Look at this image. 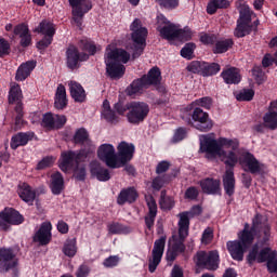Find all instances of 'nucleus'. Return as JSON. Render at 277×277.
<instances>
[{
  "label": "nucleus",
  "instance_id": "f257e3e1",
  "mask_svg": "<svg viewBox=\"0 0 277 277\" xmlns=\"http://www.w3.org/2000/svg\"><path fill=\"white\" fill-rule=\"evenodd\" d=\"M224 148H232V150H237V148H239V141L236 138L230 140L224 137L214 140L209 135L200 136V150L206 153L207 159H215L219 157L223 161L225 159L226 166L235 168L239 161V157H237L235 151L226 153Z\"/></svg>",
  "mask_w": 277,
  "mask_h": 277
},
{
  "label": "nucleus",
  "instance_id": "f03ea898",
  "mask_svg": "<svg viewBox=\"0 0 277 277\" xmlns=\"http://www.w3.org/2000/svg\"><path fill=\"white\" fill-rule=\"evenodd\" d=\"M105 65L106 72L110 79H121L124 76V65L131 60V54L126 50L114 48V44H109L105 52Z\"/></svg>",
  "mask_w": 277,
  "mask_h": 277
},
{
  "label": "nucleus",
  "instance_id": "7ed1b4c3",
  "mask_svg": "<svg viewBox=\"0 0 277 277\" xmlns=\"http://www.w3.org/2000/svg\"><path fill=\"white\" fill-rule=\"evenodd\" d=\"M85 151H64L61 156L60 169L62 172H70L74 170V176L78 181L85 180V166L81 164V161H85Z\"/></svg>",
  "mask_w": 277,
  "mask_h": 277
},
{
  "label": "nucleus",
  "instance_id": "20e7f679",
  "mask_svg": "<svg viewBox=\"0 0 277 277\" xmlns=\"http://www.w3.org/2000/svg\"><path fill=\"white\" fill-rule=\"evenodd\" d=\"M236 8L240 16L237 21L234 36L236 38H245V36L250 35V31H252V11H250V6L243 0H238Z\"/></svg>",
  "mask_w": 277,
  "mask_h": 277
},
{
  "label": "nucleus",
  "instance_id": "39448f33",
  "mask_svg": "<svg viewBox=\"0 0 277 277\" xmlns=\"http://www.w3.org/2000/svg\"><path fill=\"white\" fill-rule=\"evenodd\" d=\"M161 83V71L158 67H154L149 70L147 76H143L141 79L134 80L128 88L129 96L134 94H142L149 85H158Z\"/></svg>",
  "mask_w": 277,
  "mask_h": 277
},
{
  "label": "nucleus",
  "instance_id": "423d86ee",
  "mask_svg": "<svg viewBox=\"0 0 277 277\" xmlns=\"http://www.w3.org/2000/svg\"><path fill=\"white\" fill-rule=\"evenodd\" d=\"M130 29L132 31V40L134 42L133 58L140 57L146 49V38H148V29L142 25V19L135 18Z\"/></svg>",
  "mask_w": 277,
  "mask_h": 277
},
{
  "label": "nucleus",
  "instance_id": "0eeeda50",
  "mask_svg": "<svg viewBox=\"0 0 277 277\" xmlns=\"http://www.w3.org/2000/svg\"><path fill=\"white\" fill-rule=\"evenodd\" d=\"M239 164L245 172H250V174H265L267 172V166L259 161L253 154L249 151H243L239 156Z\"/></svg>",
  "mask_w": 277,
  "mask_h": 277
},
{
  "label": "nucleus",
  "instance_id": "6e6552de",
  "mask_svg": "<svg viewBox=\"0 0 277 277\" xmlns=\"http://www.w3.org/2000/svg\"><path fill=\"white\" fill-rule=\"evenodd\" d=\"M150 106L145 102H131L128 104V121L130 124H140L148 118Z\"/></svg>",
  "mask_w": 277,
  "mask_h": 277
},
{
  "label": "nucleus",
  "instance_id": "1a4fd4ad",
  "mask_svg": "<svg viewBox=\"0 0 277 277\" xmlns=\"http://www.w3.org/2000/svg\"><path fill=\"white\" fill-rule=\"evenodd\" d=\"M195 261L198 267L213 272L220 267V253L217 251H199Z\"/></svg>",
  "mask_w": 277,
  "mask_h": 277
},
{
  "label": "nucleus",
  "instance_id": "9d476101",
  "mask_svg": "<svg viewBox=\"0 0 277 277\" xmlns=\"http://www.w3.org/2000/svg\"><path fill=\"white\" fill-rule=\"evenodd\" d=\"M71 8V18L77 27L83 24V16L92 10V3L88 0H68Z\"/></svg>",
  "mask_w": 277,
  "mask_h": 277
},
{
  "label": "nucleus",
  "instance_id": "9b49d317",
  "mask_svg": "<svg viewBox=\"0 0 277 277\" xmlns=\"http://www.w3.org/2000/svg\"><path fill=\"white\" fill-rule=\"evenodd\" d=\"M179 26L172 24L166 16L157 17V30L164 40H176L179 37Z\"/></svg>",
  "mask_w": 277,
  "mask_h": 277
},
{
  "label": "nucleus",
  "instance_id": "f8f14e48",
  "mask_svg": "<svg viewBox=\"0 0 277 277\" xmlns=\"http://www.w3.org/2000/svg\"><path fill=\"white\" fill-rule=\"evenodd\" d=\"M35 31L44 36V38L37 43V48L40 50L47 49L51 42H53V37L55 36V24L49 21H42Z\"/></svg>",
  "mask_w": 277,
  "mask_h": 277
},
{
  "label": "nucleus",
  "instance_id": "ddd939ff",
  "mask_svg": "<svg viewBox=\"0 0 277 277\" xmlns=\"http://www.w3.org/2000/svg\"><path fill=\"white\" fill-rule=\"evenodd\" d=\"M166 250V236H161L154 242V248L151 251V258L148 261V269L150 274H155L161 259H163V252Z\"/></svg>",
  "mask_w": 277,
  "mask_h": 277
},
{
  "label": "nucleus",
  "instance_id": "4468645a",
  "mask_svg": "<svg viewBox=\"0 0 277 277\" xmlns=\"http://www.w3.org/2000/svg\"><path fill=\"white\" fill-rule=\"evenodd\" d=\"M97 157L101 161H104L108 168H120L118 155H116V148L111 144L101 145L97 149Z\"/></svg>",
  "mask_w": 277,
  "mask_h": 277
},
{
  "label": "nucleus",
  "instance_id": "2eb2a0df",
  "mask_svg": "<svg viewBox=\"0 0 277 277\" xmlns=\"http://www.w3.org/2000/svg\"><path fill=\"white\" fill-rule=\"evenodd\" d=\"M25 219L21 215V213L12 208H5L0 212V229L8 230L10 228V224L13 226H18V224H23Z\"/></svg>",
  "mask_w": 277,
  "mask_h": 277
},
{
  "label": "nucleus",
  "instance_id": "dca6fc26",
  "mask_svg": "<svg viewBox=\"0 0 277 277\" xmlns=\"http://www.w3.org/2000/svg\"><path fill=\"white\" fill-rule=\"evenodd\" d=\"M202 213V208L200 206H194L190 211H185L177 214L180 221L177 223L179 226V235L181 237H187L189 235V219L195 215H200Z\"/></svg>",
  "mask_w": 277,
  "mask_h": 277
},
{
  "label": "nucleus",
  "instance_id": "f3484780",
  "mask_svg": "<svg viewBox=\"0 0 277 277\" xmlns=\"http://www.w3.org/2000/svg\"><path fill=\"white\" fill-rule=\"evenodd\" d=\"M18 267V259L14 254V250L8 248H0V272L5 274L10 269Z\"/></svg>",
  "mask_w": 277,
  "mask_h": 277
},
{
  "label": "nucleus",
  "instance_id": "a211bd4d",
  "mask_svg": "<svg viewBox=\"0 0 277 277\" xmlns=\"http://www.w3.org/2000/svg\"><path fill=\"white\" fill-rule=\"evenodd\" d=\"M193 120L197 122L195 128L197 131L207 133L213 129V120L209 118V114L200 108H195L193 111Z\"/></svg>",
  "mask_w": 277,
  "mask_h": 277
},
{
  "label": "nucleus",
  "instance_id": "6ab92c4d",
  "mask_svg": "<svg viewBox=\"0 0 277 277\" xmlns=\"http://www.w3.org/2000/svg\"><path fill=\"white\" fill-rule=\"evenodd\" d=\"M185 239H187V237H183L181 236V234H179V237L177 236L172 237V239L170 240L171 247L167 251V261L172 263L173 261L176 260L179 254L185 252Z\"/></svg>",
  "mask_w": 277,
  "mask_h": 277
},
{
  "label": "nucleus",
  "instance_id": "aec40b11",
  "mask_svg": "<svg viewBox=\"0 0 277 277\" xmlns=\"http://www.w3.org/2000/svg\"><path fill=\"white\" fill-rule=\"evenodd\" d=\"M118 163L119 168H122L126 163H129L135 155V145L127 142H121L118 147Z\"/></svg>",
  "mask_w": 277,
  "mask_h": 277
},
{
  "label": "nucleus",
  "instance_id": "412c9836",
  "mask_svg": "<svg viewBox=\"0 0 277 277\" xmlns=\"http://www.w3.org/2000/svg\"><path fill=\"white\" fill-rule=\"evenodd\" d=\"M66 124V116L47 113L43 115L41 127L44 129H62Z\"/></svg>",
  "mask_w": 277,
  "mask_h": 277
},
{
  "label": "nucleus",
  "instance_id": "4be33fe9",
  "mask_svg": "<svg viewBox=\"0 0 277 277\" xmlns=\"http://www.w3.org/2000/svg\"><path fill=\"white\" fill-rule=\"evenodd\" d=\"M145 200L148 207V213L145 215V224L148 230H151L157 217V201H155V198L150 195L145 196Z\"/></svg>",
  "mask_w": 277,
  "mask_h": 277
},
{
  "label": "nucleus",
  "instance_id": "5701e85b",
  "mask_svg": "<svg viewBox=\"0 0 277 277\" xmlns=\"http://www.w3.org/2000/svg\"><path fill=\"white\" fill-rule=\"evenodd\" d=\"M67 66L68 68H77L79 62H85L88 60V54H79V50L75 45H70L67 49Z\"/></svg>",
  "mask_w": 277,
  "mask_h": 277
},
{
  "label": "nucleus",
  "instance_id": "b1692460",
  "mask_svg": "<svg viewBox=\"0 0 277 277\" xmlns=\"http://www.w3.org/2000/svg\"><path fill=\"white\" fill-rule=\"evenodd\" d=\"M53 226L51 222H44L41 224L39 230L35 234L34 241H37L41 246H47L51 241V230Z\"/></svg>",
  "mask_w": 277,
  "mask_h": 277
},
{
  "label": "nucleus",
  "instance_id": "393cba45",
  "mask_svg": "<svg viewBox=\"0 0 277 277\" xmlns=\"http://www.w3.org/2000/svg\"><path fill=\"white\" fill-rule=\"evenodd\" d=\"M68 88L70 96L76 103H83L85 101V90L79 82L71 80L68 82Z\"/></svg>",
  "mask_w": 277,
  "mask_h": 277
},
{
  "label": "nucleus",
  "instance_id": "a878e982",
  "mask_svg": "<svg viewBox=\"0 0 277 277\" xmlns=\"http://www.w3.org/2000/svg\"><path fill=\"white\" fill-rule=\"evenodd\" d=\"M17 194L19 198L24 200V202L31 205V202L36 200V190L31 188V186H29L27 183H19Z\"/></svg>",
  "mask_w": 277,
  "mask_h": 277
},
{
  "label": "nucleus",
  "instance_id": "bb28decb",
  "mask_svg": "<svg viewBox=\"0 0 277 277\" xmlns=\"http://www.w3.org/2000/svg\"><path fill=\"white\" fill-rule=\"evenodd\" d=\"M67 105L68 97H66V87L58 84L54 97V107L56 109H66Z\"/></svg>",
  "mask_w": 277,
  "mask_h": 277
},
{
  "label": "nucleus",
  "instance_id": "cd10ccee",
  "mask_svg": "<svg viewBox=\"0 0 277 277\" xmlns=\"http://www.w3.org/2000/svg\"><path fill=\"white\" fill-rule=\"evenodd\" d=\"M91 174L92 176H95L97 181L105 182L111 179V175L109 174V170L101 167V163H98V161L91 162Z\"/></svg>",
  "mask_w": 277,
  "mask_h": 277
},
{
  "label": "nucleus",
  "instance_id": "c85d7f7f",
  "mask_svg": "<svg viewBox=\"0 0 277 277\" xmlns=\"http://www.w3.org/2000/svg\"><path fill=\"white\" fill-rule=\"evenodd\" d=\"M34 68H36V61H28L22 64L16 71V81H25V79L31 75V70H34Z\"/></svg>",
  "mask_w": 277,
  "mask_h": 277
},
{
  "label": "nucleus",
  "instance_id": "c756f323",
  "mask_svg": "<svg viewBox=\"0 0 277 277\" xmlns=\"http://www.w3.org/2000/svg\"><path fill=\"white\" fill-rule=\"evenodd\" d=\"M222 78L224 79L225 83L228 84H237L241 81V75L239 74V69L235 67H229L224 69L221 74Z\"/></svg>",
  "mask_w": 277,
  "mask_h": 277
},
{
  "label": "nucleus",
  "instance_id": "7c9ffc66",
  "mask_svg": "<svg viewBox=\"0 0 277 277\" xmlns=\"http://www.w3.org/2000/svg\"><path fill=\"white\" fill-rule=\"evenodd\" d=\"M223 187L227 196H233L235 194V173L233 169L226 170L223 176Z\"/></svg>",
  "mask_w": 277,
  "mask_h": 277
},
{
  "label": "nucleus",
  "instance_id": "2f4dec72",
  "mask_svg": "<svg viewBox=\"0 0 277 277\" xmlns=\"http://www.w3.org/2000/svg\"><path fill=\"white\" fill-rule=\"evenodd\" d=\"M52 194L60 196L64 190V176L62 173L56 172L51 175V184H50Z\"/></svg>",
  "mask_w": 277,
  "mask_h": 277
},
{
  "label": "nucleus",
  "instance_id": "473e14b6",
  "mask_svg": "<svg viewBox=\"0 0 277 277\" xmlns=\"http://www.w3.org/2000/svg\"><path fill=\"white\" fill-rule=\"evenodd\" d=\"M205 194H217L220 192V180L206 179L200 182Z\"/></svg>",
  "mask_w": 277,
  "mask_h": 277
},
{
  "label": "nucleus",
  "instance_id": "72a5a7b5",
  "mask_svg": "<svg viewBox=\"0 0 277 277\" xmlns=\"http://www.w3.org/2000/svg\"><path fill=\"white\" fill-rule=\"evenodd\" d=\"M137 199V192L135 188H128L120 192L117 202L118 205H124L126 202H135Z\"/></svg>",
  "mask_w": 277,
  "mask_h": 277
},
{
  "label": "nucleus",
  "instance_id": "f704fd0d",
  "mask_svg": "<svg viewBox=\"0 0 277 277\" xmlns=\"http://www.w3.org/2000/svg\"><path fill=\"white\" fill-rule=\"evenodd\" d=\"M230 8V1L228 0H210L207 6L208 14H215L217 10H226Z\"/></svg>",
  "mask_w": 277,
  "mask_h": 277
},
{
  "label": "nucleus",
  "instance_id": "c9c22d12",
  "mask_svg": "<svg viewBox=\"0 0 277 277\" xmlns=\"http://www.w3.org/2000/svg\"><path fill=\"white\" fill-rule=\"evenodd\" d=\"M29 140H31V135L27 134V133H18L16 135H14L11 138V148L13 150H16V148H18V146H25L27 145V143L29 142Z\"/></svg>",
  "mask_w": 277,
  "mask_h": 277
},
{
  "label": "nucleus",
  "instance_id": "e433bc0d",
  "mask_svg": "<svg viewBox=\"0 0 277 277\" xmlns=\"http://www.w3.org/2000/svg\"><path fill=\"white\" fill-rule=\"evenodd\" d=\"M220 70H221L220 64L203 62L201 75L202 77H213V75H217Z\"/></svg>",
  "mask_w": 277,
  "mask_h": 277
},
{
  "label": "nucleus",
  "instance_id": "4c0bfd02",
  "mask_svg": "<svg viewBox=\"0 0 277 277\" xmlns=\"http://www.w3.org/2000/svg\"><path fill=\"white\" fill-rule=\"evenodd\" d=\"M23 98V91L21 90V85L13 83L11 84V89L9 92V103L14 104L18 103Z\"/></svg>",
  "mask_w": 277,
  "mask_h": 277
},
{
  "label": "nucleus",
  "instance_id": "58836bf2",
  "mask_svg": "<svg viewBox=\"0 0 277 277\" xmlns=\"http://www.w3.org/2000/svg\"><path fill=\"white\" fill-rule=\"evenodd\" d=\"M264 127L266 129H271L272 131H276L277 129V113L268 110L263 117Z\"/></svg>",
  "mask_w": 277,
  "mask_h": 277
},
{
  "label": "nucleus",
  "instance_id": "ea45409f",
  "mask_svg": "<svg viewBox=\"0 0 277 277\" xmlns=\"http://www.w3.org/2000/svg\"><path fill=\"white\" fill-rule=\"evenodd\" d=\"M233 44H234V42L232 41V39H225V40L217 41L213 49V53H226V51H228V49L233 48Z\"/></svg>",
  "mask_w": 277,
  "mask_h": 277
},
{
  "label": "nucleus",
  "instance_id": "a19ab883",
  "mask_svg": "<svg viewBox=\"0 0 277 277\" xmlns=\"http://www.w3.org/2000/svg\"><path fill=\"white\" fill-rule=\"evenodd\" d=\"M63 252L66 256H75L77 254V239L67 240L64 245Z\"/></svg>",
  "mask_w": 277,
  "mask_h": 277
},
{
  "label": "nucleus",
  "instance_id": "79ce46f5",
  "mask_svg": "<svg viewBox=\"0 0 277 277\" xmlns=\"http://www.w3.org/2000/svg\"><path fill=\"white\" fill-rule=\"evenodd\" d=\"M160 208L164 211H170L172 207H174V199L172 197L166 196V192H161L160 201H159Z\"/></svg>",
  "mask_w": 277,
  "mask_h": 277
},
{
  "label": "nucleus",
  "instance_id": "37998d69",
  "mask_svg": "<svg viewBox=\"0 0 277 277\" xmlns=\"http://www.w3.org/2000/svg\"><path fill=\"white\" fill-rule=\"evenodd\" d=\"M75 144H90V138L88 137V131L85 129H79L76 131L74 136Z\"/></svg>",
  "mask_w": 277,
  "mask_h": 277
},
{
  "label": "nucleus",
  "instance_id": "c03bdc74",
  "mask_svg": "<svg viewBox=\"0 0 277 277\" xmlns=\"http://www.w3.org/2000/svg\"><path fill=\"white\" fill-rule=\"evenodd\" d=\"M107 228L110 235H122L127 233V227L120 223H110Z\"/></svg>",
  "mask_w": 277,
  "mask_h": 277
},
{
  "label": "nucleus",
  "instance_id": "a18cd8bd",
  "mask_svg": "<svg viewBox=\"0 0 277 277\" xmlns=\"http://www.w3.org/2000/svg\"><path fill=\"white\" fill-rule=\"evenodd\" d=\"M237 101H252L254 98V90L252 89H242L236 94Z\"/></svg>",
  "mask_w": 277,
  "mask_h": 277
},
{
  "label": "nucleus",
  "instance_id": "49530a36",
  "mask_svg": "<svg viewBox=\"0 0 277 277\" xmlns=\"http://www.w3.org/2000/svg\"><path fill=\"white\" fill-rule=\"evenodd\" d=\"M205 62L193 61L188 66V72H194V75H202V66Z\"/></svg>",
  "mask_w": 277,
  "mask_h": 277
},
{
  "label": "nucleus",
  "instance_id": "de8ad7c7",
  "mask_svg": "<svg viewBox=\"0 0 277 277\" xmlns=\"http://www.w3.org/2000/svg\"><path fill=\"white\" fill-rule=\"evenodd\" d=\"M81 47L83 51H87L90 55H94L97 51L101 50V48H97L94 42L88 41V40H82L81 41Z\"/></svg>",
  "mask_w": 277,
  "mask_h": 277
},
{
  "label": "nucleus",
  "instance_id": "09e8293b",
  "mask_svg": "<svg viewBox=\"0 0 277 277\" xmlns=\"http://www.w3.org/2000/svg\"><path fill=\"white\" fill-rule=\"evenodd\" d=\"M195 49L196 44L186 43L185 47L181 50L182 57H185L186 60H192Z\"/></svg>",
  "mask_w": 277,
  "mask_h": 277
},
{
  "label": "nucleus",
  "instance_id": "8fccbe9b",
  "mask_svg": "<svg viewBox=\"0 0 277 277\" xmlns=\"http://www.w3.org/2000/svg\"><path fill=\"white\" fill-rule=\"evenodd\" d=\"M160 8H164V10H174L179 8V0H156Z\"/></svg>",
  "mask_w": 277,
  "mask_h": 277
},
{
  "label": "nucleus",
  "instance_id": "3c124183",
  "mask_svg": "<svg viewBox=\"0 0 277 277\" xmlns=\"http://www.w3.org/2000/svg\"><path fill=\"white\" fill-rule=\"evenodd\" d=\"M194 36V32L192 31V28L185 27L183 29L179 28L177 30V39L179 40H189Z\"/></svg>",
  "mask_w": 277,
  "mask_h": 277
},
{
  "label": "nucleus",
  "instance_id": "603ef678",
  "mask_svg": "<svg viewBox=\"0 0 277 277\" xmlns=\"http://www.w3.org/2000/svg\"><path fill=\"white\" fill-rule=\"evenodd\" d=\"M211 241H213V229L211 227H208L202 233L201 243H203L205 246H209Z\"/></svg>",
  "mask_w": 277,
  "mask_h": 277
},
{
  "label": "nucleus",
  "instance_id": "864d4df0",
  "mask_svg": "<svg viewBox=\"0 0 277 277\" xmlns=\"http://www.w3.org/2000/svg\"><path fill=\"white\" fill-rule=\"evenodd\" d=\"M53 163H55V158L51 156L45 157L37 164V170H44L45 168H51Z\"/></svg>",
  "mask_w": 277,
  "mask_h": 277
},
{
  "label": "nucleus",
  "instance_id": "5fc2aeb1",
  "mask_svg": "<svg viewBox=\"0 0 277 277\" xmlns=\"http://www.w3.org/2000/svg\"><path fill=\"white\" fill-rule=\"evenodd\" d=\"M252 75L255 81H258V83H263L265 79V74L263 72V69L261 68V66H254L252 69Z\"/></svg>",
  "mask_w": 277,
  "mask_h": 277
},
{
  "label": "nucleus",
  "instance_id": "6e6d98bb",
  "mask_svg": "<svg viewBox=\"0 0 277 277\" xmlns=\"http://www.w3.org/2000/svg\"><path fill=\"white\" fill-rule=\"evenodd\" d=\"M15 111L17 114V116L15 118V124H16L17 129H21V123L23 122V103H21V101L17 102Z\"/></svg>",
  "mask_w": 277,
  "mask_h": 277
},
{
  "label": "nucleus",
  "instance_id": "4d7b16f0",
  "mask_svg": "<svg viewBox=\"0 0 277 277\" xmlns=\"http://www.w3.org/2000/svg\"><path fill=\"white\" fill-rule=\"evenodd\" d=\"M195 105H197L198 107H203L205 109H211V105H213V102L211 97H201L195 101Z\"/></svg>",
  "mask_w": 277,
  "mask_h": 277
},
{
  "label": "nucleus",
  "instance_id": "13d9d810",
  "mask_svg": "<svg viewBox=\"0 0 277 277\" xmlns=\"http://www.w3.org/2000/svg\"><path fill=\"white\" fill-rule=\"evenodd\" d=\"M102 117L106 119L107 122H118V116H116V113L114 110H102Z\"/></svg>",
  "mask_w": 277,
  "mask_h": 277
},
{
  "label": "nucleus",
  "instance_id": "bf43d9fd",
  "mask_svg": "<svg viewBox=\"0 0 277 277\" xmlns=\"http://www.w3.org/2000/svg\"><path fill=\"white\" fill-rule=\"evenodd\" d=\"M120 263V258L118 255H110L103 262L104 267H116Z\"/></svg>",
  "mask_w": 277,
  "mask_h": 277
},
{
  "label": "nucleus",
  "instance_id": "052dcab7",
  "mask_svg": "<svg viewBox=\"0 0 277 277\" xmlns=\"http://www.w3.org/2000/svg\"><path fill=\"white\" fill-rule=\"evenodd\" d=\"M14 34L15 36H19V38H23V36H27V34H29V27L25 24H19L15 26Z\"/></svg>",
  "mask_w": 277,
  "mask_h": 277
},
{
  "label": "nucleus",
  "instance_id": "680f3d73",
  "mask_svg": "<svg viewBox=\"0 0 277 277\" xmlns=\"http://www.w3.org/2000/svg\"><path fill=\"white\" fill-rule=\"evenodd\" d=\"M10 53V42L4 38H0V57Z\"/></svg>",
  "mask_w": 277,
  "mask_h": 277
},
{
  "label": "nucleus",
  "instance_id": "e2e57ef3",
  "mask_svg": "<svg viewBox=\"0 0 277 277\" xmlns=\"http://www.w3.org/2000/svg\"><path fill=\"white\" fill-rule=\"evenodd\" d=\"M198 188L190 186L185 192V198L187 200H196V198H198Z\"/></svg>",
  "mask_w": 277,
  "mask_h": 277
},
{
  "label": "nucleus",
  "instance_id": "0e129e2a",
  "mask_svg": "<svg viewBox=\"0 0 277 277\" xmlns=\"http://www.w3.org/2000/svg\"><path fill=\"white\" fill-rule=\"evenodd\" d=\"M187 136V130H185L184 128H179L174 135H173V142H181L183 140H185V137Z\"/></svg>",
  "mask_w": 277,
  "mask_h": 277
},
{
  "label": "nucleus",
  "instance_id": "69168bd1",
  "mask_svg": "<svg viewBox=\"0 0 277 277\" xmlns=\"http://www.w3.org/2000/svg\"><path fill=\"white\" fill-rule=\"evenodd\" d=\"M168 170H170V162H168V161L159 162L156 168V172L158 174H163V172H168Z\"/></svg>",
  "mask_w": 277,
  "mask_h": 277
},
{
  "label": "nucleus",
  "instance_id": "338daca9",
  "mask_svg": "<svg viewBox=\"0 0 277 277\" xmlns=\"http://www.w3.org/2000/svg\"><path fill=\"white\" fill-rule=\"evenodd\" d=\"M164 184H166V181H163V177L158 176L154 179L151 187L157 192H159V189H161V187H163Z\"/></svg>",
  "mask_w": 277,
  "mask_h": 277
},
{
  "label": "nucleus",
  "instance_id": "774afa93",
  "mask_svg": "<svg viewBox=\"0 0 277 277\" xmlns=\"http://www.w3.org/2000/svg\"><path fill=\"white\" fill-rule=\"evenodd\" d=\"M90 274V267H88V265H81L77 273H76V276L77 277H88Z\"/></svg>",
  "mask_w": 277,
  "mask_h": 277
}]
</instances>
